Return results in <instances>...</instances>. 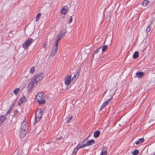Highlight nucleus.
<instances>
[{
    "label": "nucleus",
    "instance_id": "28",
    "mask_svg": "<svg viewBox=\"0 0 155 155\" xmlns=\"http://www.w3.org/2000/svg\"><path fill=\"white\" fill-rule=\"evenodd\" d=\"M35 71V68L34 67H32L30 69V72L32 74Z\"/></svg>",
    "mask_w": 155,
    "mask_h": 155
},
{
    "label": "nucleus",
    "instance_id": "25",
    "mask_svg": "<svg viewBox=\"0 0 155 155\" xmlns=\"http://www.w3.org/2000/svg\"><path fill=\"white\" fill-rule=\"evenodd\" d=\"M20 91V89L19 88H17L14 91V93L16 95H17V94H18L19 92Z\"/></svg>",
    "mask_w": 155,
    "mask_h": 155
},
{
    "label": "nucleus",
    "instance_id": "6",
    "mask_svg": "<svg viewBox=\"0 0 155 155\" xmlns=\"http://www.w3.org/2000/svg\"><path fill=\"white\" fill-rule=\"evenodd\" d=\"M28 129L27 123L26 121H24L21 124V130L28 131Z\"/></svg>",
    "mask_w": 155,
    "mask_h": 155
},
{
    "label": "nucleus",
    "instance_id": "15",
    "mask_svg": "<svg viewBox=\"0 0 155 155\" xmlns=\"http://www.w3.org/2000/svg\"><path fill=\"white\" fill-rule=\"evenodd\" d=\"M144 74V73L142 72H137L136 73V74L137 77L140 78L143 76Z\"/></svg>",
    "mask_w": 155,
    "mask_h": 155
},
{
    "label": "nucleus",
    "instance_id": "14",
    "mask_svg": "<svg viewBox=\"0 0 155 155\" xmlns=\"http://www.w3.org/2000/svg\"><path fill=\"white\" fill-rule=\"evenodd\" d=\"M100 131L99 130H97L94 133V137L95 138H97L100 134Z\"/></svg>",
    "mask_w": 155,
    "mask_h": 155
},
{
    "label": "nucleus",
    "instance_id": "24",
    "mask_svg": "<svg viewBox=\"0 0 155 155\" xmlns=\"http://www.w3.org/2000/svg\"><path fill=\"white\" fill-rule=\"evenodd\" d=\"M132 153L133 155H137L139 154V152L138 150H134L132 152Z\"/></svg>",
    "mask_w": 155,
    "mask_h": 155
},
{
    "label": "nucleus",
    "instance_id": "10",
    "mask_svg": "<svg viewBox=\"0 0 155 155\" xmlns=\"http://www.w3.org/2000/svg\"><path fill=\"white\" fill-rule=\"evenodd\" d=\"M27 131H26L23 130H21L19 133V136L21 138H23L26 135L27 133Z\"/></svg>",
    "mask_w": 155,
    "mask_h": 155
},
{
    "label": "nucleus",
    "instance_id": "29",
    "mask_svg": "<svg viewBox=\"0 0 155 155\" xmlns=\"http://www.w3.org/2000/svg\"><path fill=\"white\" fill-rule=\"evenodd\" d=\"M41 13H39L36 16V21H38L39 19L41 16Z\"/></svg>",
    "mask_w": 155,
    "mask_h": 155
},
{
    "label": "nucleus",
    "instance_id": "32",
    "mask_svg": "<svg viewBox=\"0 0 155 155\" xmlns=\"http://www.w3.org/2000/svg\"><path fill=\"white\" fill-rule=\"evenodd\" d=\"M101 47L98 48V49L96 50L94 53V54H97L100 51V50L101 49Z\"/></svg>",
    "mask_w": 155,
    "mask_h": 155
},
{
    "label": "nucleus",
    "instance_id": "3",
    "mask_svg": "<svg viewBox=\"0 0 155 155\" xmlns=\"http://www.w3.org/2000/svg\"><path fill=\"white\" fill-rule=\"evenodd\" d=\"M34 42V40L28 38L22 45V47L25 49H28L29 46Z\"/></svg>",
    "mask_w": 155,
    "mask_h": 155
},
{
    "label": "nucleus",
    "instance_id": "2",
    "mask_svg": "<svg viewBox=\"0 0 155 155\" xmlns=\"http://www.w3.org/2000/svg\"><path fill=\"white\" fill-rule=\"evenodd\" d=\"M85 140H83L78 145L76 148L74 149L73 151V153L75 154L77 153L78 151L80 148H83L85 147H87L86 144H84V143L85 142Z\"/></svg>",
    "mask_w": 155,
    "mask_h": 155
},
{
    "label": "nucleus",
    "instance_id": "37",
    "mask_svg": "<svg viewBox=\"0 0 155 155\" xmlns=\"http://www.w3.org/2000/svg\"><path fill=\"white\" fill-rule=\"evenodd\" d=\"M46 46V44H44V46H44V48H45V47Z\"/></svg>",
    "mask_w": 155,
    "mask_h": 155
},
{
    "label": "nucleus",
    "instance_id": "17",
    "mask_svg": "<svg viewBox=\"0 0 155 155\" xmlns=\"http://www.w3.org/2000/svg\"><path fill=\"white\" fill-rule=\"evenodd\" d=\"M111 100V99L110 98L107 101H106L101 106L102 107V108H104L108 104V103L110 102V101Z\"/></svg>",
    "mask_w": 155,
    "mask_h": 155
},
{
    "label": "nucleus",
    "instance_id": "19",
    "mask_svg": "<svg viewBox=\"0 0 155 155\" xmlns=\"http://www.w3.org/2000/svg\"><path fill=\"white\" fill-rule=\"evenodd\" d=\"M139 56V53L138 51H135L133 55L134 59L137 58Z\"/></svg>",
    "mask_w": 155,
    "mask_h": 155
},
{
    "label": "nucleus",
    "instance_id": "39",
    "mask_svg": "<svg viewBox=\"0 0 155 155\" xmlns=\"http://www.w3.org/2000/svg\"><path fill=\"white\" fill-rule=\"evenodd\" d=\"M62 138V137H60V138H59V139H61Z\"/></svg>",
    "mask_w": 155,
    "mask_h": 155
},
{
    "label": "nucleus",
    "instance_id": "33",
    "mask_svg": "<svg viewBox=\"0 0 155 155\" xmlns=\"http://www.w3.org/2000/svg\"><path fill=\"white\" fill-rule=\"evenodd\" d=\"M72 116H69L67 119V120H66L67 122H68L70 120H71L72 119Z\"/></svg>",
    "mask_w": 155,
    "mask_h": 155
},
{
    "label": "nucleus",
    "instance_id": "13",
    "mask_svg": "<svg viewBox=\"0 0 155 155\" xmlns=\"http://www.w3.org/2000/svg\"><path fill=\"white\" fill-rule=\"evenodd\" d=\"M66 32L65 30H63L60 33L58 36L61 38L62 37L64 36L65 35Z\"/></svg>",
    "mask_w": 155,
    "mask_h": 155
},
{
    "label": "nucleus",
    "instance_id": "40",
    "mask_svg": "<svg viewBox=\"0 0 155 155\" xmlns=\"http://www.w3.org/2000/svg\"><path fill=\"white\" fill-rule=\"evenodd\" d=\"M153 155H155V152L154 153Z\"/></svg>",
    "mask_w": 155,
    "mask_h": 155
},
{
    "label": "nucleus",
    "instance_id": "12",
    "mask_svg": "<svg viewBox=\"0 0 155 155\" xmlns=\"http://www.w3.org/2000/svg\"><path fill=\"white\" fill-rule=\"evenodd\" d=\"M94 140L93 139L88 140L86 144L87 146H91L93 145L94 143Z\"/></svg>",
    "mask_w": 155,
    "mask_h": 155
},
{
    "label": "nucleus",
    "instance_id": "18",
    "mask_svg": "<svg viewBox=\"0 0 155 155\" xmlns=\"http://www.w3.org/2000/svg\"><path fill=\"white\" fill-rule=\"evenodd\" d=\"M6 118L5 117V116H2L0 117V122L1 123H2L3 122Z\"/></svg>",
    "mask_w": 155,
    "mask_h": 155
},
{
    "label": "nucleus",
    "instance_id": "36",
    "mask_svg": "<svg viewBox=\"0 0 155 155\" xmlns=\"http://www.w3.org/2000/svg\"><path fill=\"white\" fill-rule=\"evenodd\" d=\"M25 78H27V79H26V81H28V77H25Z\"/></svg>",
    "mask_w": 155,
    "mask_h": 155
},
{
    "label": "nucleus",
    "instance_id": "11",
    "mask_svg": "<svg viewBox=\"0 0 155 155\" xmlns=\"http://www.w3.org/2000/svg\"><path fill=\"white\" fill-rule=\"evenodd\" d=\"M78 73V72L74 74V76L72 77V78L71 79L72 83V84H74V83L75 82V81L76 80L77 78V77L78 76V75H77Z\"/></svg>",
    "mask_w": 155,
    "mask_h": 155
},
{
    "label": "nucleus",
    "instance_id": "16",
    "mask_svg": "<svg viewBox=\"0 0 155 155\" xmlns=\"http://www.w3.org/2000/svg\"><path fill=\"white\" fill-rule=\"evenodd\" d=\"M144 140L143 138L139 139L138 140L137 142H135V144L137 145L140 144L142 143L144 141Z\"/></svg>",
    "mask_w": 155,
    "mask_h": 155
},
{
    "label": "nucleus",
    "instance_id": "4",
    "mask_svg": "<svg viewBox=\"0 0 155 155\" xmlns=\"http://www.w3.org/2000/svg\"><path fill=\"white\" fill-rule=\"evenodd\" d=\"M44 75L43 73H38L35 75L34 78L35 80V84H37L40 82V81L42 80L44 77Z\"/></svg>",
    "mask_w": 155,
    "mask_h": 155
},
{
    "label": "nucleus",
    "instance_id": "30",
    "mask_svg": "<svg viewBox=\"0 0 155 155\" xmlns=\"http://www.w3.org/2000/svg\"><path fill=\"white\" fill-rule=\"evenodd\" d=\"M151 29V27L150 25H149L147 28L146 31L148 33L149 32Z\"/></svg>",
    "mask_w": 155,
    "mask_h": 155
},
{
    "label": "nucleus",
    "instance_id": "8",
    "mask_svg": "<svg viewBox=\"0 0 155 155\" xmlns=\"http://www.w3.org/2000/svg\"><path fill=\"white\" fill-rule=\"evenodd\" d=\"M35 83V79L33 78L31 79V80L30 82L28 87L29 89L32 88L34 86Z\"/></svg>",
    "mask_w": 155,
    "mask_h": 155
},
{
    "label": "nucleus",
    "instance_id": "23",
    "mask_svg": "<svg viewBox=\"0 0 155 155\" xmlns=\"http://www.w3.org/2000/svg\"><path fill=\"white\" fill-rule=\"evenodd\" d=\"M58 39L57 40H56V41L55 42V45L54 46H58V43H59V41L61 39V38L60 37L58 36Z\"/></svg>",
    "mask_w": 155,
    "mask_h": 155
},
{
    "label": "nucleus",
    "instance_id": "1",
    "mask_svg": "<svg viewBox=\"0 0 155 155\" xmlns=\"http://www.w3.org/2000/svg\"><path fill=\"white\" fill-rule=\"evenodd\" d=\"M45 97V94L44 93L39 92L37 94L36 100L39 104L41 105L45 102V100L44 99Z\"/></svg>",
    "mask_w": 155,
    "mask_h": 155
},
{
    "label": "nucleus",
    "instance_id": "22",
    "mask_svg": "<svg viewBox=\"0 0 155 155\" xmlns=\"http://www.w3.org/2000/svg\"><path fill=\"white\" fill-rule=\"evenodd\" d=\"M67 12V10L64 8H63L61 11V13L63 14L64 15H65Z\"/></svg>",
    "mask_w": 155,
    "mask_h": 155
},
{
    "label": "nucleus",
    "instance_id": "9",
    "mask_svg": "<svg viewBox=\"0 0 155 155\" xmlns=\"http://www.w3.org/2000/svg\"><path fill=\"white\" fill-rule=\"evenodd\" d=\"M58 47L54 46L53 49H52L51 51V56H54L55 54L56 53L57 50H58Z\"/></svg>",
    "mask_w": 155,
    "mask_h": 155
},
{
    "label": "nucleus",
    "instance_id": "35",
    "mask_svg": "<svg viewBox=\"0 0 155 155\" xmlns=\"http://www.w3.org/2000/svg\"><path fill=\"white\" fill-rule=\"evenodd\" d=\"M102 108V107L101 106L100 110H99V111H101V110H102L103 108Z\"/></svg>",
    "mask_w": 155,
    "mask_h": 155
},
{
    "label": "nucleus",
    "instance_id": "26",
    "mask_svg": "<svg viewBox=\"0 0 155 155\" xmlns=\"http://www.w3.org/2000/svg\"><path fill=\"white\" fill-rule=\"evenodd\" d=\"M26 101V98L25 97H23L22 98L20 99V102L21 103L25 102Z\"/></svg>",
    "mask_w": 155,
    "mask_h": 155
},
{
    "label": "nucleus",
    "instance_id": "31",
    "mask_svg": "<svg viewBox=\"0 0 155 155\" xmlns=\"http://www.w3.org/2000/svg\"><path fill=\"white\" fill-rule=\"evenodd\" d=\"M12 110V108H10L7 111V112L6 114V116H7L10 113V112H11V111Z\"/></svg>",
    "mask_w": 155,
    "mask_h": 155
},
{
    "label": "nucleus",
    "instance_id": "5",
    "mask_svg": "<svg viewBox=\"0 0 155 155\" xmlns=\"http://www.w3.org/2000/svg\"><path fill=\"white\" fill-rule=\"evenodd\" d=\"M43 114L42 110L41 109L38 110L35 113V120L36 121H38L42 117Z\"/></svg>",
    "mask_w": 155,
    "mask_h": 155
},
{
    "label": "nucleus",
    "instance_id": "7",
    "mask_svg": "<svg viewBox=\"0 0 155 155\" xmlns=\"http://www.w3.org/2000/svg\"><path fill=\"white\" fill-rule=\"evenodd\" d=\"M64 82L65 84L67 85H69L71 83H72L71 75H68L66 77L64 80Z\"/></svg>",
    "mask_w": 155,
    "mask_h": 155
},
{
    "label": "nucleus",
    "instance_id": "21",
    "mask_svg": "<svg viewBox=\"0 0 155 155\" xmlns=\"http://www.w3.org/2000/svg\"><path fill=\"white\" fill-rule=\"evenodd\" d=\"M107 150H104L102 149L101 150V153L100 155H107Z\"/></svg>",
    "mask_w": 155,
    "mask_h": 155
},
{
    "label": "nucleus",
    "instance_id": "20",
    "mask_svg": "<svg viewBox=\"0 0 155 155\" xmlns=\"http://www.w3.org/2000/svg\"><path fill=\"white\" fill-rule=\"evenodd\" d=\"M149 2V1H148L147 0H145L142 3V5L144 7L146 6L148 4Z\"/></svg>",
    "mask_w": 155,
    "mask_h": 155
},
{
    "label": "nucleus",
    "instance_id": "27",
    "mask_svg": "<svg viewBox=\"0 0 155 155\" xmlns=\"http://www.w3.org/2000/svg\"><path fill=\"white\" fill-rule=\"evenodd\" d=\"M107 45H104L102 47V51L103 52L105 51L107 48Z\"/></svg>",
    "mask_w": 155,
    "mask_h": 155
},
{
    "label": "nucleus",
    "instance_id": "38",
    "mask_svg": "<svg viewBox=\"0 0 155 155\" xmlns=\"http://www.w3.org/2000/svg\"><path fill=\"white\" fill-rule=\"evenodd\" d=\"M18 111H15V114L16 113H18Z\"/></svg>",
    "mask_w": 155,
    "mask_h": 155
},
{
    "label": "nucleus",
    "instance_id": "34",
    "mask_svg": "<svg viewBox=\"0 0 155 155\" xmlns=\"http://www.w3.org/2000/svg\"><path fill=\"white\" fill-rule=\"evenodd\" d=\"M72 20H73V18L72 17V16H71L70 17V20H69V21L68 22L70 24V23H71L72 21Z\"/></svg>",
    "mask_w": 155,
    "mask_h": 155
}]
</instances>
